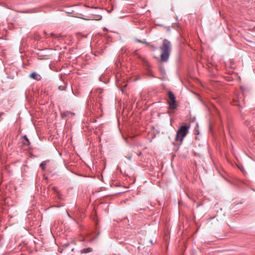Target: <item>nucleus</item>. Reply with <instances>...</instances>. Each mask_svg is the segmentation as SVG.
<instances>
[{"mask_svg": "<svg viewBox=\"0 0 255 255\" xmlns=\"http://www.w3.org/2000/svg\"><path fill=\"white\" fill-rule=\"evenodd\" d=\"M161 53L160 54V59L161 61L166 62L169 57L171 50V42L167 39H164L162 41V45L160 47Z\"/></svg>", "mask_w": 255, "mask_h": 255, "instance_id": "1", "label": "nucleus"}, {"mask_svg": "<svg viewBox=\"0 0 255 255\" xmlns=\"http://www.w3.org/2000/svg\"><path fill=\"white\" fill-rule=\"evenodd\" d=\"M190 128L189 126H182L177 130L176 135L175 138L176 141H180L181 142L182 141L183 138L186 136L188 132V130Z\"/></svg>", "mask_w": 255, "mask_h": 255, "instance_id": "2", "label": "nucleus"}, {"mask_svg": "<svg viewBox=\"0 0 255 255\" xmlns=\"http://www.w3.org/2000/svg\"><path fill=\"white\" fill-rule=\"evenodd\" d=\"M169 100L167 103L169 105L168 109L169 110H174L177 109V105L176 103V97L174 94L170 91L168 92Z\"/></svg>", "mask_w": 255, "mask_h": 255, "instance_id": "3", "label": "nucleus"}, {"mask_svg": "<svg viewBox=\"0 0 255 255\" xmlns=\"http://www.w3.org/2000/svg\"><path fill=\"white\" fill-rule=\"evenodd\" d=\"M233 102L235 105L240 107H243L244 103V95L242 92H240L237 96L234 98Z\"/></svg>", "mask_w": 255, "mask_h": 255, "instance_id": "4", "label": "nucleus"}, {"mask_svg": "<svg viewBox=\"0 0 255 255\" xmlns=\"http://www.w3.org/2000/svg\"><path fill=\"white\" fill-rule=\"evenodd\" d=\"M29 77L37 81H39L41 79V76L35 72L31 73L29 75Z\"/></svg>", "mask_w": 255, "mask_h": 255, "instance_id": "5", "label": "nucleus"}, {"mask_svg": "<svg viewBox=\"0 0 255 255\" xmlns=\"http://www.w3.org/2000/svg\"><path fill=\"white\" fill-rule=\"evenodd\" d=\"M93 249L91 248H88L86 249H83L80 251V253L81 254H87L92 252Z\"/></svg>", "mask_w": 255, "mask_h": 255, "instance_id": "6", "label": "nucleus"}, {"mask_svg": "<svg viewBox=\"0 0 255 255\" xmlns=\"http://www.w3.org/2000/svg\"><path fill=\"white\" fill-rule=\"evenodd\" d=\"M134 54L136 56H137V57L140 59L141 60L143 61V62H146V60L145 59V58L144 57H143V56L139 54L138 53V52H137V51H135L134 52Z\"/></svg>", "mask_w": 255, "mask_h": 255, "instance_id": "7", "label": "nucleus"}, {"mask_svg": "<svg viewBox=\"0 0 255 255\" xmlns=\"http://www.w3.org/2000/svg\"><path fill=\"white\" fill-rule=\"evenodd\" d=\"M48 161H44L43 162H42L40 164V167L41 168L42 170L43 171H45V169H46V165L47 164V163H48Z\"/></svg>", "mask_w": 255, "mask_h": 255, "instance_id": "8", "label": "nucleus"}, {"mask_svg": "<svg viewBox=\"0 0 255 255\" xmlns=\"http://www.w3.org/2000/svg\"><path fill=\"white\" fill-rule=\"evenodd\" d=\"M67 83H66L65 82H63V84L59 85L58 89L59 90L61 91H64L66 89V88L67 87Z\"/></svg>", "mask_w": 255, "mask_h": 255, "instance_id": "9", "label": "nucleus"}, {"mask_svg": "<svg viewBox=\"0 0 255 255\" xmlns=\"http://www.w3.org/2000/svg\"><path fill=\"white\" fill-rule=\"evenodd\" d=\"M23 138L25 139V142H23V144L24 145H27V146H29L30 142L29 141V140H28V138L27 137L26 135H24Z\"/></svg>", "mask_w": 255, "mask_h": 255, "instance_id": "10", "label": "nucleus"}, {"mask_svg": "<svg viewBox=\"0 0 255 255\" xmlns=\"http://www.w3.org/2000/svg\"><path fill=\"white\" fill-rule=\"evenodd\" d=\"M52 189H53V190L54 192H55L57 193L58 195H59V191H58V189H57V188L56 187H53L52 188Z\"/></svg>", "mask_w": 255, "mask_h": 255, "instance_id": "11", "label": "nucleus"}, {"mask_svg": "<svg viewBox=\"0 0 255 255\" xmlns=\"http://www.w3.org/2000/svg\"><path fill=\"white\" fill-rule=\"evenodd\" d=\"M148 75H149V76H153L152 72V71H150V70H148Z\"/></svg>", "mask_w": 255, "mask_h": 255, "instance_id": "12", "label": "nucleus"}, {"mask_svg": "<svg viewBox=\"0 0 255 255\" xmlns=\"http://www.w3.org/2000/svg\"><path fill=\"white\" fill-rule=\"evenodd\" d=\"M70 113H68V112H67V113H63L62 114V117H63L64 116H67L68 114H69Z\"/></svg>", "mask_w": 255, "mask_h": 255, "instance_id": "13", "label": "nucleus"}, {"mask_svg": "<svg viewBox=\"0 0 255 255\" xmlns=\"http://www.w3.org/2000/svg\"><path fill=\"white\" fill-rule=\"evenodd\" d=\"M137 42H139V43H142L143 42L142 41L140 40V39H136L135 40Z\"/></svg>", "mask_w": 255, "mask_h": 255, "instance_id": "14", "label": "nucleus"}, {"mask_svg": "<svg viewBox=\"0 0 255 255\" xmlns=\"http://www.w3.org/2000/svg\"><path fill=\"white\" fill-rule=\"evenodd\" d=\"M238 167L240 168V169L242 171V172H244V169L243 168V167H240V166H238Z\"/></svg>", "mask_w": 255, "mask_h": 255, "instance_id": "15", "label": "nucleus"}, {"mask_svg": "<svg viewBox=\"0 0 255 255\" xmlns=\"http://www.w3.org/2000/svg\"><path fill=\"white\" fill-rule=\"evenodd\" d=\"M68 245H69L68 243H66V244H64L63 246H65V247H67Z\"/></svg>", "mask_w": 255, "mask_h": 255, "instance_id": "16", "label": "nucleus"}, {"mask_svg": "<svg viewBox=\"0 0 255 255\" xmlns=\"http://www.w3.org/2000/svg\"><path fill=\"white\" fill-rule=\"evenodd\" d=\"M99 235V233H98L97 234V236L96 237V238H98V237ZM95 238H94L93 239H95Z\"/></svg>", "mask_w": 255, "mask_h": 255, "instance_id": "17", "label": "nucleus"}, {"mask_svg": "<svg viewBox=\"0 0 255 255\" xmlns=\"http://www.w3.org/2000/svg\"><path fill=\"white\" fill-rule=\"evenodd\" d=\"M71 90H72V93L74 95H76V94L73 92V90H72V88H71Z\"/></svg>", "mask_w": 255, "mask_h": 255, "instance_id": "18", "label": "nucleus"}, {"mask_svg": "<svg viewBox=\"0 0 255 255\" xmlns=\"http://www.w3.org/2000/svg\"><path fill=\"white\" fill-rule=\"evenodd\" d=\"M150 242L151 244H153L154 243L153 242V240H150Z\"/></svg>", "mask_w": 255, "mask_h": 255, "instance_id": "19", "label": "nucleus"}, {"mask_svg": "<svg viewBox=\"0 0 255 255\" xmlns=\"http://www.w3.org/2000/svg\"><path fill=\"white\" fill-rule=\"evenodd\" d=\"M142 43L147 44V43L146 41H143Z\"/></svg>", "mask_w": 255, "mask_h": 255, "instance_id": "20", "label": "nucleus"}, {"mask_svg": "<svg viewBox=\"0 0 255 255\" xmlns=\"http://www.w3.org/2000/svg\"><path fill=\"white\" fill-rule=\"evenodd\" d=\"M102 93V90H100V93L101 94Z\"/></svg>", "mask_w": 255, "mask_h": 255, "instance_id": "21", "label": "nucleus"}, {"mask_svg": "<svg viewBox=\"0 0 255 255\" xmlns=\"http://www.w3.org/2000/svg\"><path fill=\"white\" fill-rule=\"evenodd\" d=\"M68 216L70 217V215L68 213Z\"/></svg>", "mask_w": 255, "mask_h": 255, "instance_id": "22", "label": "nucleus"}]
</instances>
